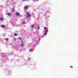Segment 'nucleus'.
<instances>
[{
  "mask_svg": "<svg viewBox=\"0 0 78 78\" xmlns=\"http://www.w3.org/2000/svg\"><path fill=\"white\" fill-rule=\"evenodd\" d=\"M16 16H20V14L19 13L16 12Z\"/></svg>",
  "mask_w": 78,
  "mask_h": 78,
  "instance_id": "f257e3e1",
  "label": "nucleus"
},
{
  "mask_svg": "<svg viewBox=\"0 0 78 78\" xmlns=\"http://www.w3.org/2000/svg\"><path fill=\"white\" fill-rule=\"evenodd\" d=\"M1 27H2V28H3V27H4V28H5V26L4 25H1Z\"/></svg>",
  "mask_w": 78,
  "mask_h": 78,
  "instance_id": "f03ea898",
  "label": "nucleus"
},
{
  "mask_svg": "<svg viewBox=\"0 0 78 78\" xmlns=\"http://www.w3.org/2000/svg\"><path fill=\"white\" fill-rule=\"evenodd\" d=\"M8 16H11V13H8L7 14Z\"/></svg>",
  "mask_w": 78,
  "mask_h": 78,
  "instance_id": "7ed1b4c3",
  "label": "nucleus"
},
{
  "mask_svg": "<svg viewBox=\"0 0 78 78\" xmlns=\"http://www.w3.org/2000/svg\"><path fill=\"white\" fill-rule=\"evenodd\" d=\"M3 20V18L2 17L0 18V20Z\"/></svg>",
  "mask_w": 78,
  "mask_h": 78,
  "instance_id": "20e7f679",
  "label": "nucleus"
},
{
  "mask_svg": "<svg viewBox=\"0 0 78 78\" xmlns=\"http://www.w3.org/2000/svg\"><path fill=\"white\" fill-rule=\"evenodd\" d=\"M23 46V44L22 43L20 45V47H22V46Z\"/></svg>",
  "mask_w": 78,
  "mask_h": 78,
  "instance_id": "39448f33",
  "label": "nucleus"
},
{
  "mask_svg": "<svg viewBox=\"0 0 78 78\" xmlns=\"http://www.w3.org/2000/svg\"><path fill=\"white\" fill-rule=\"evenodd\" d=\"M13 10H12V11L13 12H14V8H13Z\"/></svg>",
  "mask_w": 78,
  "mask_h": 78,
  "instance_id": "423d86ee",
  "label": "nucleus"
},
{
  "mask_svg": "<svg viewBox=\"0 0 78 78\" xmlns=\"http://www.w3.org/2000/svg\"><path fill=\"white\" fill-rule=\"evenodd\" d=\"M22 23H23V24H25V22H22Z\"/></svg>",
  "mask_w": 78,
  "mask_h": 78,
  "instance_id": "0eeeda50",
  "label": "nucleus"
},
{
  "mask_svg": "<svg viewBox=\"0 0 78 78\" xmlns=\"http://www.w3.org/2000/svg\"><path fill=\"white\" fill-rule=\"evenodd\" d=\"M5 40H6V41H8V40H9V39H8V38H6L5 39Z\"/></svg>",
  "mask_w": 78,
  "mask_h": 78,
  "instance_id": "6e6552de",
  "label": "nucleus"
},
{
  "mask_svg": "<svg viewBox=\"0 0 78 78\" xmlns=\"http://www.w3.org/2000/svg\"><path fill=\"white\" fill-rule=\"evenodd\" d=\"M27 18H28V17H29V15H27Z\"/></svg>",
  "mask_w": 78,
  "mask_h": 78,
  "instance_id": "1a4fd4ad",
  "label": "nucleus"
},
{
  "mask_svg": "<svg viewBox=\"0 0 78 78\" xmlns=\"http://www.w3.org/2000/svg\"><path fill=\"white\" fill-rule=\"evenodd\" d=\"M34 25H31V27H32V28H33V27H34Z\"/></svg>",
  "mask_w": 78,
  "mask_h": 78,
  "instance_id": "9d476101",
  "label": "nucleus"
},
{
  "mask_svg": "<svg viewBox=\"0 0 78 78\" xmlns=\"http://www.w3.org/2000/svg\"><path fill=\"white\" fill-rule=\"evenodd\" d=\"M47 27H44V30H47Z\"/></svg>",
  "mask_w": 78,
  "mask_h": 78,
  "instance_id": "9b49d317",
  "label": "nucleus"
},
{
  "mask_svg": "<svg viewBox=\"0 0 78 78\" xmlns=\"http://www.w3.org/2000/svg\"><path fill=\"white\" fill-rule=\"evenodd\" d=\"M26 14H29V12H26Z\"/></svg>",
  "mask_w": 78,
  "mask_h": 78,
  "instance_id": "f8f14e48",
  "label": "nucleus"
},
{
  "mask_svg": "<svg viewBox=\"0 0 78 78\" xmlns=\"http://www.w3.org/2000/svg\"><path fill=\"white\" fill-rule=\"evenodd\" d=\"M47 32H46L44 34L45 35H47Z\"/></svg>",
  "mask_w": 78,
  "mask_h": 78,
  "instance_id": "ddd939ff",
  "label": "nucleus"
},
{
  "mask_svg": "<svg viewBox=\"0 0 78 78\" xmlns=\"http://www.w3.org/2000/svg\"><path fill=\"white\" fill-rule=\"evenodd\" d=\"M14 36H17V34H15Z\"/></svg>",
  "mask_w": 78,
  "mask_h": 78,
  "instance_id": "4468645a",
  "label": "nucleus"
},
{
  "mask_svg": "<svg viewBox=\"0 0 78 78\" xmlns=\"http://www.w3.org/2000/svg\"><path fill=\"white\" fill-rule=\"evenodd\" d=\"M24 8H25V9H26V8H28V7H25Z\"/></svg>",
  "mask_w": 78,
  "mask_h": 78,
  "instance_id": "2eb2a0df",
  "label": "nucleus"
},
{
  "mask_svg": "<svg viewBox=\"0 0 78 78\" xmlns=\"http://www.w3.org/2000/svg\"><path fill=\"white\" fill-rule=\"evenodd\" d=\"M48 30H46V33H47V32H48Z\"/></svg>",
  "mask_w": 78,
  "mask_h": 78,
  "instance_id": "dca6fc26",
  "label": "nucleus"
},
{
  "mask_svg": "<svg viewBox=\"0 0 78 78\" xmlns=\"http://www.w3.org/2000/svg\"><path fill=\"white\" fill-rule=\"evenodd\" d=\"M28 15L29 17H31V15L30 14H29Z\"/></svg>",
  "mask_w": 78,
  "mask_h": 78,
  "instance_id": "f3484780",
  "label": "nucleus"
},
{
  "mask_svg": "<svg viewBox=\"0 0 78 78\" xmlns=\"http://www.w3.org/2000/svg\"><path fill=\"white\" fill-rule=\"evenodd\" d=\"M32 50V49H30V52H31V51Z\"/></svg>",
  "mask_w": 78,
  "mask_h": 78,
  "instance_id": "a211bd4d",
  "label": "nucleus"
},
{
  "mask_svg": "<svg viewBox=\"0 0 78 78\" xmlns=\"http://www.w3.org/2000/svg\"><path fill=\"white\" fill-rule=\"evenodd\" d=\"M19 39H20V41L21 40V39H22L21 37H19Z\"/></svg>",
  "mask_w": 78,
  "mask_h": 78,
  "instance_id": "6ab92c4d",
  "label": "nucleus"
},
{
  "mask_svg": "<svg viewBox=\"0 0 78 78\" xmlns=\"http://www.w3.org/2000/svg\"><path fill=\"white\" fill-rule=\"evenodd\" d=\"M26 0L27 1L28 0H23V2H24V1H26Z\"/></svg>",
  "mask_w": 78,
  "mask_h": 78,
  "instance_id": "aec40b11",
  "label": "nucleus"
},
{
  "mask_svg": "<svg viewBox=\"0 0 78 78\" xmlns=\"http://www.w3.org/2000/svg\"><path fill=\"white\" fill-rule=\"evenodd\" d=\"M38 30H39V26H38Z\"/></svg>",
  "mask_w": 78,
  "mask_h": 78,
  "instance_id": "412c9836",
  "label": "nucleus"
},
{
  "mask_svg": "<svg viewBox=\"0 0 78 78\" xmlns=\"http://www.w3.org/2000/svg\"><path fill=\"white\" fill-rule=\"evenodd\" d=\"M14 41H16V38H14Z\"/></svg>",
  "mask_w": 78,
  "mask_h": 78,
  "instance_id": "4be33fe9",
  "label": "nucleus"
},
{
  "mask_svg": "<svg viewBox=\"0 0 78 78\" xmlns=\"http://www.w3.org/2000/svg\"><path fill=\"white\" fill-rule=\"evenodd\" d=\"M70 67H71V68H73V67H72L71 66H70Z\"/></svg>",
  "mask_w": 78,
  "mask_h": 78,
  "instance_id": "5701e85b",
  "label": "nucleus"
},
{
  "mask_svg": "<svg viewBox=\"0 0 78 78\" xmlns=\"http://www.w3.org/2000/svg\"><path fill=\"white\" fill-rule=\"evenodd\" d=\"M21 42H22V43H23V41H21Z\"/></svg>",
  "mask_w": 78,
  "mask_h": 78,
  "instance_id": "b1692460",
  "label": "nucleus"
},
{
  "mask_svg": "<svg viewBox=\"0 0 78 78\" xmlns=\"http://www.w3.org/2000/svg\"><path fill=\"white\" fill-rule=\"evenodd\" d=\"M41 40V38L39 39V41H40Z\"/></svg>",
  "mask_w": 78,
  "mask_h": 78,
  "instance_id": "393cba45",
  "label": "nucleus"
},
{
  "mask_svg": "<svg viewBox=\"0 0 78 78\" xmlns=\"http://www.w3.org/2000/svg\"><path fill=\"white\" fill-rule=\"evenodd\" d=\"M37 1H39V0H37Z\"/></svg>",
  "mask_w": 78,
  "mask_h": 78,
  "instance_id": "a878e982",
  "label": "nucleus"
}]
</instances>
